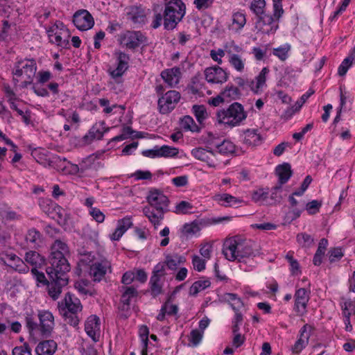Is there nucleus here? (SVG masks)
Returning <instances> with one entry per match:
<instances>
[{"label":"nucleus","instance_id":"4c0bfd02","mask_svg":"<svg viewBox=\"0 0 355 355\" xmlns=\"http://www.w3.org/2000/svg\"><path fill=\"white\" fill-rule=\"evenodd\" d=\"M192 111L198 123H202L207 117V109L203 105H194Z\"/></svg>","mask_w":355,"mask_h":355},{"label":"nucleus","instance_id":"39448f33","mask_svg":"<svg viewBox=\"0 0 355 355\" xmlns=\"http://www.w3.org/2000/svg\"><path fill=\"white\" fill-rule=\"evenodd\" d=\"M265 0H253L250 5V10L257 17L256 28L265 34L269 35L275 33L278 28V24H273V17L271 15L266 13Z\"/></svg>","mask_w":355,"mask_h":355},{"label":"nucleus","instance_id":"79ce46f5","mask_svg":"<svg viewBox=\"0 0 355 355\" xmlns=\"http://www.w3.org/2000/svg\"><path fill=\"white\" fill-rule=\"evenodd\" d=\"M229 62L236 71L239 72H242L243 71L245 64L239 55L232 53L230 55Z\"/></svg>","mask_w":355,"mask_h":355},{"label":"nucleus","instance_id":"a211bd4d","mask_svg":"<svg viewBox=\"0 0 355 355\" xmlns=\"http://www.w3.org/2000/svg\"><path fill=\"white\" fill-rule=\"evenodd\" d=\"M275 173L279 178V185L275 187V190H281L282 186L286 183L293 175L291 164L283 163L275 168Z\"/></svg>","mask_w":355,"mask_h":355},{"label":"nucleus","instance_id":"412c9836","mask_svg":"<svg viewBox=\"0 0 355 355\" xmlns=\"http://www.w3.org/2000/svg\"><path fill=\"white\" fill-rule=\"evenodd\" d=\"M107 269H111V265L108 261L95 262L90 267V274L93 276L94 281L100 282L104 277Z\"/></svg>","mask_w":355,"mask_h":355},{"label":"nucleus","instance_id":"6e6552de","mask_svg":"<svg viewBox=\"0 0 355 355\" xmlns=\"http://www.w3.org/2000/svg\"><path fill=\"white\" fill-rule=\"evenodd\" d=\"M37 71V64L34 59H19L14 64L12 74L20 77L24 73L26 79H33Z\"/></svg>","mask_w":355,"mask_h":355},{"label":"nucleus","instance_id":"13d9d810","mask_svg":"<svg viewBox=\"0 0 355 355\" xmlns=\"http://www.w3.org/2000/svg\"><path fill=\"white\" fill-rule=\"evenodd\" d=\"M329 254V259L331 263L340 260L344 256L340 248H331Z\"/></svg>","mask_w":355,"mask_h":355},{"label":"nucleus","instance_id":"423d86ee","mask_svg":"<svg viewBox=\"0 0 355 355\" xmlns=\"http://www.w3.org/2000/svg\"><path fill=\"white\" fill-rule=\"evenodd\" d=\"M185 5L182 0H171L165 3L164 27L174 29L185 15Z\"/></svg>","mask_w":355,"mask_h":355},{"label":"nucleus","instance_id":"2f4dec72","mask_svg":"<svg viewBox=\"0 0 355 355\" xmlns=\"http://www.w3.org/2000/svg\"><path fill=\"white\" fill-rule=\"evenodd\" d=\"M108 130L109 128H107L104 131H101L100 126L95 124L91 128L89 132L83 137V140L85 144H90L95 139H101L104 132Z\"/></svg>","mask_w":355,"mask_h":355},{"label":"nucleus","instance_id":"603ef678","mask_svg":"<svg viewBox=\"0 0 355 355\" xmlns=\"http://www.w3.org/2000/svg\"><path fill=\"white\" fill-rule=\"evenodd\" d=\"M63 318H64V321L71 326L74 327H77L79 324V318L77 315V313H60Z\"/></svg>","mask_w":355,"mask_h":355},{"label":"nucleus","instance_id":"69168bd1","mask_svg":"<svg viewBox=\"0 0 355 355\" xmlns=\"http://www.w3.org/2000/svg\"><path fill=\"white\" fill-rule=\"evenodd\" d=\"M149 329L146 325H141L139 328V336L141 339L142 345L148 347Z\"/></svg>","mask_w":355,"mask_h":355},{"label":"nucleus","instance_id":"6e6d98bb","mask_svg":"<svg viewBox=\"0 0 355 355\" xmlns=\"http://www.w3.org/2000/svg\"><path fill=\"white\" fill-rule=\"evenodd\" d=\"M286 259L290 264L291 271L293 275H297L301 272L300 270V264L298 261L293 258L292 254L288 253L286 256Z\"/></svg>","mask_w":355,"mask_h":355},{"label":"nucleus","instance_id":"864d4df0","mask_svg":"<svg viewBox=\"0 0 355 355\" xmlns=\"http://www.w3.org/2000/svg\"><path fill=\"white\" fill-rule=\"evenodd\" d=\"M233 24L237 25V28H242L246 23L245 15L240 12H235L232 15Z\"/></svg>","mask_w":355,"mask_h":355},{"label":"nucleus","instance_id":"f3484780","mask_svg":"<svg viewBox=\"0 0 355 355\" xmlns=\"http://www.w3.org/2000/svg\"><path fill=\"white\" fill-rule=\"evenodd\" d=\"M191 155L196 159L205 162L207 165L210 167H216V164L215 160L210 157L215 156V152L211 148H208L207 149L203 148H196L191 150Z\"/></svg>","mask_w":355,"mask_h":355},{"label":"nucleus","instance_id":"774afa93","mask_svg":"<svg viewBox=\"0 0 355 355\" xmlns=\"http://www.w3.org/2000/svg\"><path fill=\"white\" fill-rule=\"evenodd\" d=\"M192 207L193 206L189 202L183 200L176 205V210L175 211V212L177 214H186L187 213V210L191 209Z\"/></svg>","mask_w":355,"mask_h":355},{"label":"nucleus","instance_id":"cd10ccee","mask_svg":"<svg viewBox=\"0 0 355 355\" xmlns=\"http://www.w3.org/2000/svg\"><path fill=\"white\" fill-rule=\"evenodd\" d=\"M25 260L35 268L45 265L44 257L35 251L27 252L25 255Z\"/></svg>","mask_w":355,"mask_h":355},{"label":"nucleus","instance_id":"9b49d317","mask_svg":"<svg viewBox=\"0 0 355 355\" xmlns=\"http://www.w3.org/2000/svg\"><path fill=\"white\" fill-rule=\"evenodd\" d=\"M60 313L65 312L70 313H78L82 311L83 306L78 298L68 292L64 299L58 303Z\"/></svg>","mask_w":355,"mask_h":355},{"label":"nucleus","instance_id":"dca6fc26","mask_svg":"<svg viewBox=\"0 0 355 355\" xmlns=\"http://www.w3.org/2000/svg\"><path fill=\"white\" fill-rule=\"evenodd\" d=\"M85 330L93 341H98L100 337V318L96 315L88 317L85 324Z\"/></svg>","mask_w":355,"mask_h":355},{"label":"nucleus","instance_id":"72a5a7b5","mask_svg":"<svg viewBox=\"0 0 355 355\" xmlns=\"http://www.w3.org/2000/svg\"><path fill=\"white\" fill-rule=\"evenodd\" d=\"M355 60V51L354 50L339 66L338 73L339 76H343L347 72L349 68L352 66L354 61Z\"/></svg>","mask_w":355,"mask_h":355},{"label":"nucleus","instance_id":"ddd939ff","mask_svg":"<svg viewBox=\"0 0 355 355\" xmlns=\"http://www.w3.org/2000/svg\"><path fill=\"white\" fill-rule=\"evenodd\" d=\"M38 318L41 335L45 338L51 336L55 325L53 314L49 311H40Z\"/></svg>","mask_w":355,"mask_h":355},{"label":"nucleus","instance_id":"7ed1b4c3","mask_svg":"<svg viewBox=\"0 0 355 355\" xmlns=\"http://www.w3.org/2000/svg\"><path fill=\"white\" fill-rule=\"evenodd\" d=\"M146 200L149 205L144 207L143 213L155 227H157L163 220L164 214L169 211L170 201L163 191L157 189L149 191Z\"/></svg>","mask_w":355,"mask_h":355},{"label":"nucleus","instance_id":"3c124183","mask_svg":"<svg viewBox=\"0 0 355 355\" xmlns=\"http://www.w3.org/2000/svg\"><path fill=\"white\" fill-rule=\"evenodd\" d=\"M322 206V202L316 200H312L308 203L305 202L304 209L307 211L309 214L313 215L319 211Z\"/></svg>","mask_w":355,"mask_h":355},{"label":"nucleus","instance_id":"393cba45","mask_svg":"<svg viewBox=\"0 0 355 355\" xmlns=\"http://www.w3.org/2000/svg\"><path fill=\"white\" fill-rule=\"evenodd\" d=\"M180 75L181 71L178 67L166 69L161 73L162 78L170 87H173L179 83Z\"/></svg>","mask_w":355,"mask_h":355},{"label":"nucleus","instance_id":"9d476101","mask_svg":"<svg viewBox=\"0 0 355 355\" xmlns=\"http://www.w3.org/2000/svg\"><path fill=\"white\" fill-rule=\"evenodd\" d=\"M73 22L80 31H87L94 25L92 15L87 10L82 9L76 11L73 16Z\"/></svg>","mask_w":355,"mask_h":355},{"label":"nucleus","instance_id":"b1692460","mask_svg":"<svg viewBox=\"0 0 355 355\" xmlns=\"http://www.w3.org/2000/svg\"><path fill=\"white\" fill-rule=\"evenodd\" d=\"M57 347V343L53 340H46L38 343L35 352L37 355H53Z\"/></svg>","mask_w":355,"mask_h":355},{"label":"nucleus","instance_id":"aec40b11","mask_svg":"<svg viewBox=\"0 0 355 355\" xmlns=\"http://www.w3.org/2000/svg\"><path fill=\"white\" fill-rule=\"evenodd\" d=\"M309 331L313 329V328L308 324H304L300 329V338L295 342V345L292 347V351L293 353L298 354L307 345L309 339L310 338V332H307V329Z\"/></svg>","mask_w":355,"mask_h":355},{"label":"nucleus","instance_id":"37998d69","mask_svg":"<svg viewBox=\"0 0 355 355\" xmlns=\"http://www.w3.org/2000/svg\"><path fill=\"white\" fill-rule=\"evenodd\" d=\"M41 234L35 228L31 229L28 231L26 236V241L28 243L33 245V247L38 245V241L40 240Z\"/></svg>","mask_w":355,"mask_h":355},{"label":"nucleus","instance_id":"c9c22d12","mask_svg":"<svg viewBox=\"0 0 355 355\" xmlns=\"http://www.w3.org/2000/svg\"><path fill=\"white\" fill-rule=\"evenodd\" d=\"M211 282L208 279L198 280L195 282L189 288V295L196 296L199 292L209 287Z\"/></svg>","mask_w":355,"mask_h":355},{"label":"nucleus","instance_id":"e2e57ef3","mask_svg":"<svg viewBox=\"0 0 355 355\" xmlns=\"http://www.w3.org/2000/svg\"><path fill=\"white\" fill-rule=\"evenodd\" d=\"M166 263L164 262L158 263L153 268L152 275H155L159 279H161L162 277H164L165 273V267Z\"/></svg>","mask_w":355,"mask_h":355},{"label":"nucleus","instance_id":"2eb2a0df","mask_svg":"<svg viewBox=\"0 0 355 355\" xmlns=\"http://www.w3.org/2000/svg\"><path fill=\"white\" fill-rule=\"evenodd\" d=\"M205 79L211 83L222 84L228 79V73L221 67L214 66L205 70Z\"/></svg>","mask_w":355,"mask_h":355},{"label":"nucleus","instance_id":"1a4fd4ad","mask_svg":"<svg viewBox=\"0 0 355 355\" xmlns=\"http://www.w3.org/2000/svg\"><path fill=\"white\" fill-rule=\"evenodd\" d=\"M116 58V67L114 69H108V73L111 78L116 83H121L119 79L129 68L130 55L122 51H116L114 53Z\"/></svg>","mask_w":355,"mask_h":355},{"label":"nucleus","instance_id":"f03ea898","mask_svg":"<svg viewBox=\"0 0 355 355\" xmlns=\"http://www.w3.org/2000/svg\"><path fill=\"white\" fill-rule=\"evenodd\" d=\"M256 244L251 241L243 240L236 236L227 239L223 245V254L230 261L237 260L242 262L244 259L254 257L259 254L257 249H254Z\"/></svg>","mask_w":355,"mask_h":355},{"label":"nucleus","instance_id":"bb28decb","mask_svg":"<svg viewBox=\"0 0 355 355\" xmlns=\"http://www.w3.org/2000/svg\"><path fill=\"white\" fill-rule=\"evenodd\" d=\"M221 92L227 102L240 99L242 95L241 90L232 84H228Z\"/></svg>","mask_w":355,"mask_h":355},{"label":"nucleus","instance_id":"49530a36","mask_svg":"<svg viewBox=\"0 0 355 355\" xmlns=\"http://www.w3.org/2000/svg\"><path fill=\"white\" fill-rule=\"evenodd\" d=\"M297 242L302 245V247H310L314 243V239L306 233H300L297 235Z\"/></svg>","mask_w":355,"mask_h":355},{"label":"nucleus","instance_id":"0e129e2a","mask_svg":"<svg viewBox=\"0 0 355 355\" xmlns=\"http://www.w3.org/2000/svg\"><path fill=\"white\" fill-rule=\"evenodd\" d=\"M89 214L92 216V218L98 223H103L105 220L104 214L96 207L90 209Z\"/></svg>","mask_w":355,"mask_h":355},{"label":"nucleus","instance_id":"58836bf2","mask_svg":"<svg viewBox=\"0 0 355 355\" xmlns=\"http://www.w3.org/2000/svg\"><path fill=\"white\" fill-rule=\"evenodd\" d=\"M304 209V203H301V208H293L288 211L284 216V223H291L297 218H299L302 212Z\"/></svg>","mask_w":355,"mask_h":355},{"label":"nucleus","instance_id":"5701e85b","mask_svg":"<svg viewBox=\"0 0 355 355\" xmlns=\"http://www.w3.org/2000/svg\"><path fill=\"white\" fill-rule=\"evenodd\" d=\"M121 291L123 292L121 297V309L127 311L130 308L131 299L137 297L138 291L134 286H122Z\"/></svg>","mask_w":355,"mask_h":355},{"label":"nucleus","instance_id":"ea45409f","mask_svg":"<svg viewBox=\"0 0 355 355\" xmlns=\"http://www.w3.org/2000/svg\"><path fill=\"white\" fill-rule=\"evenodd\" d=\"M69 163L67 162V159L65 157H60L58 155H53L51 158V159L49 161V164L50 166H53L58 171H64L65 168H67L66 163Z\"/></svg>","mask_w":355,"mask_h":355},{"label":"nucleus","instance_id":"bf43d9fd","mask_svg":"<svg viewBox=\"0 0 355 355\" xmlns=\"http://www.w3.org/2000/svg\"><path fill=\"white\" fill-rule=\"evenodd\" d=\"M268 196V192L264 191L263 189L254 191L252 193V199L256 202L266 200Z\"/></svg>","mask_w":355,"mask_h":355},{"label":"nucleus","instance_id":"4be33fe9","mask_svg":"<svg viewBox=\"0 0 355 355\" xmlns=\"http://www.w3.org/2000/svg\"><path fill=\"white\" fill-rule=\"evenodd\" d=\"M263 137L257 129H247L243 131V144L250 147H256L261 144Z\"/></svg>","mask_w":355,"mask_h":355},{"label":"nucleus","instance_id":"0eeeda50","mask_svg":"<svg viewBox=\"0 0 355 355\" xmlns=\"http://www.w3.org/2000/svg\"><path fill=\"white\" fill-rule=\"evenodd\" d=\"M180 94L175 90H170L160 96L157 101L159 113L166 114L171 112L180 100Z\"/></svg>","mask_w":355,"mask_h":355},{"label":"nucleus","instance_id":"f257e3e1","mask_svg":"<svg viewBox=\"0 0 355 355\" xmlns=\"http://www.w3.org/2000/svg\"><path fill=\"white\" fill-rule=\"evenodd\" d=\"M69 254V250L65 243L60 240L55 241L49 257L50 266L46 269L50 282L45 285L47 286L49 295L53 300L58 299L62 288L69 283L67 272L70 270V265L66 257Z\"/></svg>","mask_w":355,"mask_h":355},{"label":"nucleus","instance_id":"4468645a","mask_svg":"<svg viewBox=\"0 0 355 355\" xmlns=\"http://www.w3.org/2000/svg\"><path fill=\"white\" fill-rule=\"evenodd\" d=\"M294 311L297 315L303 316L306 312L307 304L309 300V295L307 291L304 288H300L295 291Z\"/></svg>","mask_w":355,"mask_h":355},{"label":"nucleus","instance_id":"7c9ffc66","mask_svg":"<svg viewBox=\"0 0 355 355\" xmlns=\"http://www.w3.org/2000/svg\"><path fill=\"white\" fill-rule=\"evenodd\" d=\"M186 259L184 257L178 254H166L164 263L169 270H175L179 265L184 263Z\"/></svg>","mask_w":355,"mask_h":355},{"label":"nucleus","instance_id":"338daca9","mask_svg":"<svg viewBox=\"0 0 355 355\" xmlns=\"http://www.w3.org/2000/svg\"><path fill=\"white\" fill-rule=\"evenodd\" d=\"M26 327L31 334L34 331H40V324H37L31 316H27L26 318Z\"/></svg>","mask_w":355,"mask_h":355},{"label":"nucleus","instance_id":"c85d7f7f","mask_svg":"<svg viewBox=\"0 0 355 355\" xmlns=\"http://www.w3.org/2000/svg\"><path fill=\"white\" fill-rule=\"evenodd\" d=\"M149 289L147 292L150 293L153 298H156L158 295L163 293V285L161 283V279L155 275H151L149 281Z\"/></svg>","mask_w":355,"mask_h":355},{"label":"nucleus","instance_id":"a19ab883","mask_svg":"<svg viewBox=\"0 0 355 355\" xmlns=\"http://www.w3.org/2000/svg\"><path fill=\"white\" fill-rule=\"evenodd\" d=\"M269 72V70L268 68L264 67L262 69L257 78V85H256V89H254L252 88V89L254 91V93H258V91L259 88H261L266 83V75ZM254 80H252L250 82V84L249 85L250 87H252V85H254Z\"/></svg>","mask_w":355,"mask_h":355},{"label":"nucleus","instance_id":"4d7b16f0","mask_svg":"<svg viewBox=\"0 0 355 355\" xmlns=\"http://www.w3.org/2000/svg\"><path fill=\"white\" fill-rule=\"evenodd\" d=\"M203 332L199 329H193L190 334V342L193 346H197L202 340Z\"/></svg>","mask_w":355,"mask_h":355},{"label":"nucleus","instance_id":"a878e982","mask_svg":"<svg viewBox=\"0 0 355 355\" xmlns=\"http://www.w3.org/2000/svg\"><path fill=\"white\" fill-rule=\"evenodd\" d=\"M220 301L224 303H227L233 311H240V309L244 306L243 300L235 293H224L220 297Z\"/></svg>","mask_w":355,"mask_h":355},{"label":"nucleus","instance_id":"052dcab7","mask_svg":"<svg viewBox=\"0 0 355 355\" xmlns=\"http://www.w3.org/2000/svg\"><path fill=\"white\" fill-rule=\"evenodd\" d=\"M192 263L195 270L198 272L202 271L205 268V260L198 255L193 256Z\"/></svg>","mask_w":355,"mask_h":355},{"label":"nucleus","instance_id":"a18cd8bd","mask_svg":"<svg viewBox=\"0 0 355 355\" xmlns=\"http://www.w3.org/2000/svg\"><path fill=\"white\" fill-rule=\"evenodd\" d=\"M159 153L160 157H174L178 155L179 150L175 147L164 145L159 147Z\"/></svg>","mask_w":355,"mask_h":355},{"label":"nucleus","instance_id":"09e8293b","mask_svg":"<svg viewBox=\"0 0 355 355\" xmlns=\"http://www.w3.org/2000/svg\"><path fill=\"white\" fill-rule=\"evenodd\" d=\"M200 230V228L196 221H193L191 223H185L182 227V232L185 235L194 234Z\"/></svg>","mask_w":355,"mask_h":355},{"label":"nucleus","instance_id":"473e14b6","mask_svg":"<svg viewBox=\"0 0 355 355\" xmlns=\"http://www.w3.org/2000/svg\"><path fill=\"white\" fill-rule=\"evenodd\" d=\"M10 261L8 263V266L15 269L19 272H27L29 270L28 267L25 264L24 261L16 254L10 257Z\"/></svg>","mask_w":355,"mask_h":355},{"label":"nucleus","instance_id":"f704fd0d","mask_svg":"<svg viewBox=\"0 0 355 355\" xmlns=\"http://www.w3.org/2000/svg\"><path fill=\"white\" fill-rule=\"evenodd\" d=\"M218 152L222 155L232 154L235 152L236 146L229 140H223L221 143L216 145Z\"/></svg>","mask_w":355,"mask_h":355},{"label":"nucleus","instance_id":"e433bc0d","mask_svg":"<svg viewBox=\"0 0 355 355\" xmlns=\"http://www.w3.org/2000/svg\"><path fill=\"white\" fill-rule=\"evenodd\" d=\"M180 126L186 131L198 132L199 128L196 124L193 118L189 115L184 116L180 120Z\"/></svg>","mask_w":355,"mask_h":355},{"label":"nucleus","instance_id":"8fccbe9b","mask_svg":"<svg viewBox=\"0 0 355 355\" xmlns=\"http://www.w3.org/2000/svg\"><path fill=\"white\" fill-rule=\"evenodd\" d=\"M290 50V46L286 44L284 46L275 48L272 51L274 55L278 57L281 60L284 61L288 58V53Z\"/></svg>","mask_w":355,"mask_h":355},{"label":"nucleus","instance_id":"680f3d73","mask_svg":"<svg viewBox=\"0 0 355 355\" xmlns=\"http://www.w3.org/2000/svg\"><path fill=\"white\" fill-rule=\"evenodd\" d=\"M31 273L38 283H40L42 285H46L49 283V281L46 278L44 273L40 272L37 268H33L31 269Z\"/></svg>","mask_w":355,"mask_h":355},{"label":"nucleus","instance_id":"f8f14e48","mask_svg":"<svg viewBox=\"0 0 355 355\" xmlns=\"http://www.w3.org/2000/svg\"><path fill=\"white\" fill-rule=\"evenodd\" d=\"M146 42V36L141 31H126L121 37V43L131 50H135Z\"/></svg>","mask_w":355,"mask_h":355},{"label":"nucleus","instance_id":"5fc2aeb1","mask_svg":"<svg viewBox=\"0 0 355 355\" xmlns=\"http://www.w3.org/2000/svg\"><path fill=\"white\" fill-rule=\"evenodd\" d=\"M282 0H272L273 2V21H275V18L277 20L282 17V15L284 13V10L282 8Z\"/></svg>","mask_w":355,"mask_h":355},{"label":"nucleus","instance_id":"20e7f679","mask_svg":"<svg viewBox=\"0 0 355 355\" xmlns=\"http://www.w3.org/2000/svg\"><path fill=\"white\" fill-rule=\"evenodd\" d=\"M246 118L243 106L238 102L232 103L227 109L218 110L216 114L217 123L230 128L239 125Z\"/></svg>","mask_w":355,"mask_h":355},{"label":"nucleus","instance_id":"de8ad7c7","mask_svg":"<svg viewBox=\"0 0 355 355\" xmlns=\"http://www.w3.org/2000/svg\"><path fill=\"white\" fill-rule=\"evenodd\" d=\"M12 355H32V349L28 343H24L21 346L12 349Z\"/></svg>","mask_w":355,"mask_h":355},{"label":"nucleus","instance_id":"c756f323","mask_svg":"<svg viewBox=\"0 0 355 355\" xmlns=\"http://www.w3.org/2000/svg\"><path fill=\"white\" fill-rule=\"evenodd\" d=\"M340 306L345 320L349 323V318L355 314V302L351 299L341 298Z\"/></svg>","mask_w":355,"mask_h":355},{"label":"nucleus","instance_id":"c03bdc74","mask_svg":"<svg viewBox=\"0 0 355 355\" xmlns=\"http://www.w3.org/2000/svg\"><path fill=\"white\" fill-rule=\"evenodd\" d=\"M216 198L218 200L226 202L227 205H224L225 207H230L241 202V200L228 193L218 195Z\"/></svg>","mask_w":355,"mask_h":355},{"label":"nucleus","instance_id":"6ab92c4d","mask_svg":"<svg viewBox=\"0 0 355 355\" xmlns=\"http://www.w3.org/2000/svg\"><path fill=\"white\" fill-rule=\"evenodd\" d=\"M127 16L134 24H145L146 22V13L141 6H132L128 8Z\"/></svg>","mask_w":355,"mask_h":355}]
</instances>
